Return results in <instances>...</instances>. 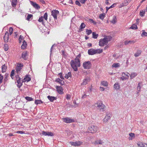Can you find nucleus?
<instances>
[{
    "mask_svg": "<svg viewBox=\"0 0 147 147\" xmlns=\"http://www.w3.org/2000/svg\"><path fill=\"white\" fill-rule=\"evenodd\" d=\"M80 59L77 58L75 59V61L73 60L71 61L70 62L71 66L75 71H77L78 70L77 66L78 67L80 66Z\"/></svg>",
    "mask_w": 147,
    "mask_h": 147,
    "instance_id": "f257e3e1",
    "label": "nucleus"
},
{
    "mask_svg": "<svg viewBox=\"0 0 147 147\" xmlns=\"http://www.w3.org/2000/svg\"><path fill=\"white\" fill-rule=\"evenodd\" d=\"M102 52V49H95L92 48L88 50V53L89 55H93L96 53L100 54Z\"/></svg>",
    "mask_w": 147,
    "mask_h": 147,
    "instance_id": "f03ea898",
    "label": "nucleus"
},
{
    "mask_svg": "<svg viewBox=\"0 0 147 147\" xmlns=\"http://www.w3.org/2000/svg\"><path fill=\"white\" fill-rule=\"evenodd\" d=\"M95 106L97 107L98 109H99L101 111H104V109L105 108L106 106L103 105L101 101H98L95 104Z\"/></svg>",
    "mask_w": 147,
    "mask_h": 147,
    "instance_id": "7ed1b4c3",
    "label": "nucleus"
},
{
    "mask_svg": "<svg viewBox=\"0 0 147 147\" xmlns=\"http://www.w3.org/2000/svg\"><path fill=\"white\" fill-rule=\"evenodd\" d=\"M98 129V127L96 126L91 125L89 127L88 130L91 133H96Z\"/></svg>",
    "mask_w": 147,
    "mask_h": 147,
    "instance_id": "20e7f679",
    "label": "nucleus"
},
{
    "mask_svg": "<svg viewBox=\"0 0 147 147\" xmlns=\"http://www.w3.org/2000/svg\"><path fill=\"white\" fill-rule=\"evenodd\" d=\"M92 66V65L90 61H85L83 63V66L85 69H90Z\"/></svg>",
    "mask_w": 147,
    "mask_h": 147,
    "instance_id": "39448f33",
    "label": "nucleus"
},
{
    "mask_svg": "<svg viewBox=\"0 0 147 147\" xmlns=\"http://www.w3.org/2000/svg\"><path fill=\"white\" fill-rule=\"evenodd\" d=\"M23 65L21 63H18L16 67V72L17 74L20 72V71L23 67Z\"/></svg>",
    "mask_w": 147,
    "mask_h": 147,
    "instance_id": "423d86ee",
    "label": "nucleus"
},
{
    "mask_svg": "<svg viewBox=\"0 0 147 147\" xmlns=\"http://www.w3.org/2000/svg\"><path fill=\"white\" fill-rule=\"evenodd\" d=\"M107 41L105 38L100 39L99 42V45L100 46H103L105 45H107Z\"/></svg>",
    "mask_w": 147,
    "mask_h": 147,
    "instance_id": "0eeeda50",
    "label": "nucleus"
},
{
    "mask_svg": "<svg viewBox=\"0 0 147 147\" xmlns=\"http://www.w3.org/2000/svg\"><path fill=\"white\" fill-rule=\"evenodd\" d=\"M51 15L53 17L55 20L57 19V15L59 14V11L57 10H53L52 11Z\"/></svg>",
    "mask_w": 147,
    "mask_h": 147,
    "instance_id": "6e6552de",
    "label": "nucleus"
},
{
    "mask_svg": "<svg viewBox=\"0 0 147 147\" xmlns=\"http://www.w3.org/2000/svg\"><path fill=\"white\" fill-rule=\"evenodd\" d=\"M111 115L110 113L107 112L106 113V116L105 118L103 120L104 122H106L109 120L111 118Z\"/></svg>",
    "mask_w": 147,
    "mask_h": 147,
    "instance_id": "1a4fd4ad",
    "label": "nucleus"
},
{
    "mask_svg": "<svg viewBox=\"0 0 147 147\" xmlns=\"http://www.w3.org/2000/svg\"><path fill=\"white\" fill-rule=\"evenodd\" d=\"M63 121L67 123L73 122L74 121V120L70 118L66 117L65 118H63Z\"/></svg>",
    "mask_w": 147,
    "mask_h": 147,
    "instance_id": "9d476101",
    "label": "nucleus"
},
{
    "mask_svg": "<svg viewBox=\"0 0 147 147\" xmlns=\"http://www.w3.org/2000/svg\"><path fill=\"white\" fill-rule=\"evenodd\" d=\"M56 89L57 90V91L58 93L59 94H61L63 93V89L61 86H56Z\"/></svg>",
    "mask_w": 147,
    "mask_h": 147,
    "instance_id": "9b49d317",
    "label": "nucleus"
},
{
    "mask_svg": "<svg viewBox=\"0 0 147 147\" xmlns=\"http://www.w3.org/2000/svg\"><path fill=\"white\" fill-rule=\"evenodd\" d=\"M90 81V78L88 76L86 77L85 79L83 80V82L81 84V85H86L88 82Z\"/></svg>",
    "mask_w": 147,
    "mask_h": 147,
    "instance_id": "f8f14e48",
    "label": "nucleus"
},
{
    "mask_svg": "<svg viewBox=\"0 0 147 147\" xmlns=\"http://www.w3.org/2000/svg\"><path fill=\"white\" fill-rule=\"evenodd\" d=\"M22 78H19L16 80V82L18 83L17 86L19 88H20L22 85L23 81H22Z\"/></svg>",
    "mask_w": 147,
    "mask_h": 147,
    "instance_id": "ddd939ff",
    "label": "nucleus"
},
{
    "mask_svg": "<svg viewBox=\"0 0 147 147\" xmlns=\"http://www.w3.org/2000/svg\"><path fill=\"white\" fill-rule=\"evenodd\" d=\"M82 142L80 141L76 142H71L70 143L71 145L75 146H80L82 144Z\"/></svg>",
    "mask_w": 147,
    "mask_h": 147,
    "instance_id": "4468645a",
    "label": "nucleus"
},
{
    "mask_svg": "<svg viewBox=\"0 0 147 147\" xmlns=\"http://www.w3.org/2000/svg\"><path fill=\"white\" fill-rule=\"evenodd\" d=\"M42 134L45 136H53L54 135L53 133L51 132H47L44 131H42Z\"/></svg>",
    "mask_w": 147,
    "mask_h": 147,
    "instance_id": "2eb2a0df",
    "label": "nucleus"
},
{
    "mask_svg": "<svg viewBox=\"0 0 147 147\" xmlns=\"http://www.w3.org/2000/svg\"><path fill=\"white\" fill-rule=\"evenodd\" d=\"M4 41L5 42H8L9 38V34L8 32H6L5 35L3 37Z\"/></svg>",
    "mask_w": 147,
    "mask_h": 147,
    "instance_id": "dca6fc26",
    "label": "nucleus"
},
{
    "mask_svg": "<svg viewBox=\"0 0 147 147\" xmlns=\"http://www.w3.org/2000/svg\"><path fill=\"white\" fill-rule=\"evenodd\" d=\"M9 77L8 74L7 73H5L4 77L3 83L4 84H5L7 83Z\"/></svg>",
    "mask_w": 147,
    "mask_h": 147,
    "instance_id": "f3484780",
    "label": "nucleus"
},
{
    "mask_svg": "<svg viewBox=\"0 0 147 147\" xmlns=\"http://www.w3.org/2000/svg\"><path fill=\"white\" fill-rule=\"evenodd\" d=\"M30 2L31 5L36 9H38L40 8V6L36 3L32 1H30Z\"/></svg>",
    "mask_w": 147,
    "mask_h": 147,
    "instance_id": "a211bd4d",
    "label": "nucleus"
},
{
    "mask_svg": "<svg viewBox=\"0 0 147 147\" xmlns=\"http://www.w3.org/2000/svg\"><path fill=\"white\" fill-rule=\"evenodd\" d=\"M47 98L51 102H53L54 100H56L57 99L56 97L51 96L50 95L47 96Z\"/></svg>",
    "mask_w": 147,
    "mask_h": 147,
    "instance_id": "6ab92c4d",
    "label": "nucleus"
},
{
    "mask_svg": "<svg viewBox=\"0 0 147 147\" xmlns=\"http://www.w3.org/2000/svg\"><path fill=\"white\" fill-rule=\"evenodd\" d=\"M7 66L5 64H4L1 66L2 72V73L5 72L6 71Z\"/></svg>",
    "mask_w": 147,
    "mask_h": 147,
    "instance_id": "aec40b11",
    "label": "nucleus"
},
{
    "mask_svg": "<svg viewBox=\"0 0 147 147\" xmlns=\"http://www.w3.org/2000/svg\"><path fill=\"white\" fill-rule=\"evenodd\" d=\"M28 52L27 51L24 52L22 53V57L25 60H26L27 58Z\"/></svg>",
    "mask_w": 147,
    "mask_h": 147,
    "instance_id": "412c9836",
    "label": "nucleus"
},
{
    "mask_svg": "<svg viewBox=\"0 0 147 147\" xmlns=\"http://www.w3.org/2000/svg\"><path fill=\"white\" fill-rule=\"evenodd\" d=\"M27 46V44L25 40H24L23 42V44L21 46L22 49H25Z\"/></svg>",
    "mask_w": 147,
    "mask_h": 147,
    "instance_id": "4be33fe9",
    "label": "nucleus"
},
{
    "mask_svg": "<svg viewBox=\"0 0 147 147\" xmlns=\"http://www.w3.org/2000/svg\"><path fill=\"white\" fill-rule=\"evenodd\" d=\"M142 51L140 50H138L137 52L134 54V56L135 57H138L141 54Z\"/></svg>",
    "mask_w": 147,
    "mask_h": 147,
    "instance_id": "5701e85b",
    "label": "nucleus"
},
{
    "mask_svg": "<svg viewBox=\"0 0 147 147\" xmlns=\"http://www.w3.org/2000/svg\"><path fill=\"white\" fill-rule=\"evenodd\" d=\"M120 86L118 83H116L114 85V88L115 89L118 90L120 88Z\"/></svg>",
    "mask_w": 147,
    "mask_h": 147,
    "instance_id": "b1692460",
    "label": "nucleus"
},
{
    "mask_svg": "<svg viewBox=\"0 0 147 147\" xmlns=\"http://www.w3.org/2000/svg\"><path fill=\"white\" fill-rule=\"evenodd\" d=\"M71 72H69L67 74H65L64 77L67 79H68L69 77H71Z\"/></svg>",
    "mask_w": 147,
    "mask_h": 147,
    "instance_id": "393cba45",
    "label": "nucleus"
},
{
    "mask_svg": "<svg viewBox=\"0 0 147 147\" xmlns=\"http://www.w3.org/2000/svg\"><path fill=\"white\" fill-rule=\"evenodd\" d=\"M43 103V102L41 101V100H36L35 101V103L36 105L40 104L42 103Z\"/></svg>",
    "mask_w": 147,
    "mask_h": 147,
    "instance_id": "a878e982",
    "label": "nucleus"
},
{
    "mask_svg": "<svg viewBox=\"0 0 147 147\" xmlns=\"http://www.w3.org/2000/svg\"><path fill=\"white\" fill-rule=\"evenodd\" d=\"M17 0H12L11 5L13 7H15L16 5Z\"/></svg>",
    "mask_w": 147,
    "mask_h": 147,
    "instance_id": "bb28decb",
    "label": "nucleus"
},
{
    "mask_svg": "<svg viewBox=\"0 0 147 147\" xmlns=\"http://www.w3.org/2000/svg\"><path fill=\"white\" fill-rule=\"evenodd\" d=\"M92 37L95 39H96L97 38V37L98 36V34H96L95 32H93L92 33Z\"/></svg>",
    "mask_w": 147,
    "mask_h": 147,
    "instance_id": "cd10ccee",
    "label": "nucleus"
},
{
    "mask_svg": "<svg viewBox=\"0 0 147 147\" xmlns=\"http://www.w3.org/2000/svg\"><path fill=\"white\" fill-rule=\"evenodd\" d=\"M104 38H106V41H107V43H108V42L110 41L111 40L112 37L111 36H107Z\"/></svg>",
    "mask_w": 147,
    "mask_h": 147,
    "instance_id": "c85d7f7f",
    "label": "nucleus"
},
{
    "mask_svg": "<svg viewBox=\"0 0 147 147\" xmlns=\"http://www.w3.org/2000/svg\"><path fill=\"white\" fill-rule=\"evenodd\" d=\"M55 81L59 83L61 85H62L64 84V82L63 81V84L62 83V80H60L59 78L57 79Z\"/></svg>",
    "mask_w": 147,
    "mask_h": 147,
    "instance_id": "c756f323",
    "label": "nucleus"
},
{
    "mask_svg": "<svg viewBox=\"0 0 147 147\" xmlns=\"http://www.w3.org/2000/svg\"><path fill=\"white\" fill-rule=\"evenodd\" d=\"M137 74L136 73L133 72L131 73L130 75L131 79H132L134 78L137 76Z\"/></svg>",
    "mask_w": 147,
    "mask_h": 147,
    "instance_id": "7c9ffc66",
    "label": "nucleus"
},
{
    "mask_svg": "<svg viewBox=\"0 0 147 147\" xmlns=\"http://www.w3.org/2000/svg\"><path fill=\"white\" fill-rule=\"evenodd\" d=\"M86 25L84 23H82L80 26V31H82L83 29L85 27Z\"/></svg>",
    "mask_w": 147,
    "mask_h": 147,
    "instance_id": "2f4dec72",
    "label": "nucleus"
},
{
    "mask_svg": "<svg viewBox=\"0 0 147 147\" xmlns=\"http://www.w3.org/2000/svg\"><path fill=\"white\" fill-rule=\"evenodd\" d=\"M120 65L119 63H114L112 65V67H115L117 68L118 67H119Z\"/></svg>",
    "mask_w": 147,
    "mask_h": 147,
    "instance_id": "473e14b6",
    "label": "nucleus"
},
{
    "mask_svg": "<svg viewBox=\"0 0 147 147\" xmlns=\"http://www.w3.org/2000/svg\"><path fill=\"white\" fill-rule=\"evenodd\" d=\"M15 74V70L13 69L12 70L10 73V76L11 78L13 79V76Z\"/></svg>",
    "mask_w": 147,
    "mask_h": 147,
    "instance_id": "72a5a7b5",
    "label": "nucleus"
},
{
    "mask_svg": "<svg viewBox=\"0 0 147 147\" xmlns=\"http://www.w3.org/2000/svg\"><path fill=\"white\" fill-rule=\"evenodd\" d=\"M129 136L130 137H131V138H130L129 137V140H132V138H134L135 137V134H134L132 133H131L129 134Z\"/></svg>",
    "mask_w": 147,
    "mask_h": 147,
    "instance_id": "f704fd0d",
    "label": "nucleus"
},
{
    "mask_svg": "<svg viewBox=\"0 0 147 147\" xmlns=\"http://www.w3.org/2000/svg\"><path fill=\"white\" fill-rule=\"evenodd\" d=\"M143 32L141 34V36L143 37H145L146 36L147 37V32L144 31V30L142 31Z\"/></svg>",
    "mask_w": 147,
    "mask_h": 147,
    "instance_id": "c9c22d12",
    "label": "nucleus"
},
{
    "mask_svg": "<svg viewBox=\"0 0 147 147\" xmlns=\"http://www.w3.org/2000/svg\"><path fill=\"white\" fill-rule=\"evenodd\" d=\"M32 17H33V16L31 14H29L28 15L26 19L27 20L29 21L30 20V19H32Z\"/></svg>",
    "mask_w": 147,
    "mask_h": 147,
    "instance_id": "e433bc0d",
    "label": "nucleus"
},
{
    "mask_svg": "<svg viewBox=\"0 0 147 147\" xmlns=\"http://www.w3.org/2000/svg\"><path fill=\"white\" fill-rule=\"evenodd\" d=\"M105 14L104 13L100 14L99 16V18L103 20L105 17Z\"/></svg>",
    "mask_w": 147,
    "mask_h": 147,
    "instance_id": "4c0bfd02",
    "label": "nucleus"
},
{
    "mask_svg": "<svg viewBox=\"0 0 147 147\" xmlns=\"http://www.w3.org/2000/svg\"><path fill=\"white\" fill-rule=\"evenodd\" d=\"M130 28L133 29H137V26L136 24H134L132 25Z\"/></svg>",
    "mask_w": 147,
    "mask_h": 147,
    "instance_id": "58836bf2",
    "label": "nucleus"
},
{
    "mask_svg": "<svg viewBox=\"0 0 147 147\" xmlns=\"http://www.w3.org/2000/svg\"><path fill=\"white\" fill-rule=\"evenodd\" d=\"M95 142V143L97 144H102L103 143L102 141L101 140H97Z\"/></svg>",
    "mask_w": 147,
    "mask_h": 147,
    "instance_id": "ea45409f",
    "label": "nucleus"
},
{
    "mask_svg": "<svg viewBox=\"0 0 147 147\" xmlns=\"http://www.w3.org/2000/svg\"><path fill=\"white\" fill-rule=\"evenodd\" d=\"M145 13V11H143V10H142L140 11V15L141 16L143 17L144 16Z\"/></svg>",
    "mask_w": 147,
    "mask_h": 147,
    "instance_id": "a19ab883",
    "label": "nucleus"
},
{
    "mask_svg": "<svg viewBox=\"0 0 147 147\" xmlns=\"http://www.w3.org/2000/svg\"><path fill=\"white\" fill-rule=\"evenodd\" d=\"M25 99L28 101H31L33 100V99L31 97L29 96H26L25 98Z\"/></svg>",
    "mask_w": 147,
    "mask_h": 147,
    "instance_id": "79ce46f5",
    "label": "nucleus"
},
{
    "mask_svg": "<svg viewBox=\"0 0 147 147\" xmlns=\"http://www.w3.org/2000/svg\"><path fill=\"white\" fill-rule=\"evenodd\" d=\"M86 32L87 33V34L88 35H89L92 33V31L91 30L86 29Z\"/></svg>",
    "mask_w": 147,
    "mask_h": 147,
    "instance_id": "37998d69",
    "label": "nucleus"
},
{
    "mask_svg": "<svg viewBox=\"0 0 147 147\" xmlns=\"http://www.w3.org/2000/svg\"><path fill=\"white\" fill-rule=\"evenodd\" d=\"M137 145L138 146L140 147H144V146H145L144 144H143L142 142L138 143L137 144Z\"/></svg>",
    "mask_w": 147,
    "mask_h": 147,
    "instance_id": "c03bdc74",
    "label": "nucleus"
},
{
    "mask_svg": "<svg viewBox=\"0 0 147 147\" xmlns=\"http://www.w3.org/2000/svg\"><path fill=\"white\" fill-rule=\"evenodd\" d=\"M116 18L115 16L113 17V19L111 21V22L113 24H115L116 22Z\"/></svg>",
    "mask_w": 147,
    "mask_h": 147,
    "instance_id": "a18cd8bd",
    "label": "nucleus"
},
{
    "mask_svg": "<svg viewBox=\"0 0 147 147\" xmlns=\"http://www.w3.org/2000/svg\"><path fill=\"white\" fill-rule=\"evenodd\" d=\"M102 85L104 86H107L108 85V83L107 82L103 81L101 82Z\"/></svg>",
    "mask_w": 147,
    "mask_h": 147,
    "instance_id": "49530a36",
    "label": "nucleus"
},
{
    "mask_svg": "<svg viewBox=\"0 0 147 147\" xmlns=\"http://www.w3.org/2000/svg\"><path fill=\"white\" fill-rule=\"evenodd\" d=\"M38 21L39 22H42V24H44V23H43V17L41 16V17H40L39 19H38Z\"/></svg>",
    "mask_w": 147,
    "mask_h": 147,
    "instance_id": "de8ad7c7",
    "label": "nucleus"
},
{
    "mask_svg": "<svg viewBox=\"0 0 147 147\" xmlns=\"http://www.w3.org/2000/svg\"><path fill=\"white\" fill-rule=\"evenodd\" d=\"M3 77L2 75L1 74H0V84L3 81Z\"/></svg>",
    "mask_w": 147,
    "mask_h": 147,
    "instance_id": "09e8293b",
    "label": "nucleus"
},
{
    "mask_svg": "<svg viewBox=\"0 0 147 147\" xmlns=\"http://www.w3.org/2000/svg\"><path fill=\"white\" fill-rule=\"evenodd\" d=\"M13 30V29L12 27H10L9 28V32L10 35H11L12 34Z\"/></svg>",
    "mask_w": 147,
    "mask_h": 147,
    "instance_id": "8fccbe9b",
    "label": "nucleus"
},
{
    "mask_svg": "<svg viewBox=\"0 0 147 147\" xmlns=\"http://www.w3.org/2000/svg\"><path fill=\"white\" fill-rule=\"evenodd\" d=\"M47 13H45L44 15L43 18L46 20H47Z\"/></svg>",
    "mask_w": 147,
    "mask_h": 147,
    "instance_id": "3c124183",
    "label": "nucleus"
},
{
    "mask_svg": "<svg viewBox=\"0 0 147 147\" xmlns=\"http://www.w3.org/2000/svg\"><path fill=\"white\" fill-rule=\"evenodd\" d=\"M4 49L5 51H7L8 49V45L7 44H5L4 47Z\"/></svg>",
    "mask_w": 147,
    "mask_h": 147,
    "instance_id": "603ef678",
    "label": "nucleus"
},
{
    "mask_svg": "<svg viewBox=\"0 0 147 147\" xmlns=\"http://www.w3.org/2000/svg\"><path fill=\"white\" fill-rule=\"evenodd\" d=\"M75 3L76 5H78L80 7L81 6V4L80 3L79 1L78 0H77L76 1Z\"/></svg>",
    "mask_w": 147,
    "mask_h": 147,
    "instance_id": "864d4df0",
    "label": "nucleus"
},
{
    "mask_svg": "<svg viewBox=\"0 0 147 147\" xmlns=\"http://www.w3.org/2000/svg\"><path fill=\"white\" fill-rule=\"evenodd\" d=\"M25 78H26L27 81L28 82L30 81L31 80V78L29 77L28 76H26Z\"/></svg>",
    "mask_w": 147,
    "mask_h": 147,
    "instance_id": "5fc2aeb1",
    "label": "nucleus"
},
{
    "mask_svg": "<svg viewBox=\"0 0 147 147\" xmlns=\"http://www.w3.org/2000/svg\"><path fill=\"white\" fill-rule=\"evenodd\" d=\"M58 75L60 76V77L61 79L62 80L64 79V78L62 76V73H59Z\"/></svg>",
    "mask_w": 147,
    "mask_h": 147,
    "instance_id": "6e6d98bb",
    "label": "nucleus"
},
{
    "mask_svg": "<svg viewBox=\"0 0 147 147\" xmlns=\"http://www.w3.org/2000/svg\"><path fill=\"white\" fill-rule=\"evenodd\" d=\"M135 41L134 40H129L128 41V42H129V44H134L135 43Z\"/></svg>",
    "mask_w": 147,
    "mask_h": 147,
    "instance_id": "4d7b16f0",
    "label": "nucleus"
},
{
    "mask_svg": "<svg viewBox=\"0 0 147 147\" xmlns=\"http://www.w3.org/2000/svg\"><path fill=\"white\" fill-rule=\"evenodd\" d=\"M137 91L139 92L140 90V83H139L138 84V86L137 87Z\"/></svg>",
    "mask_w": 147,
    "mask_h": 147,
    "instance_id": "13d9d810",
    "label": "nucleus"
},
{
    "mask_svg": "<svg viewBox=\"0 0 147 147\" xmlns=\"http://www.w3.org/2000/svg\"><path fill=\"white\" fill-rule=\"evenodd\" d=\"M71 96L69 94H67L66 95V98L67 99H69L71 98Z\"/></svg>",
    "mask_w": 147,
    "mask_h": 147,
    "instance_id": "bf43d9fd",
    "label": "nucleus"
},
{
    "mask_svg": "<svg viewBox=\"0 0 147 147\" xmlns=\"http://www.w3.org/2000/svg\"><path fill=\"white\" fill-rule=\"evenodd\" d=\"M89 20H90V21L91 22L93 23L94 24H96V22L95 21H94L93 20H92V19H90Z\"/></svg>",
    "mask_w": 147,
    "mask_h": 147,
    "instance_id": "052dcab7",
    "label": "nucleus"
},
{
    "mask_svg": "<svg viewBox=\"0 0 147 147\" xmlns=\"http://www.w3.org/2000/svg\"><path fill=\"white\" fill-rule=\"evenodd\" d=\"M79 1L80 3L83 4H84L85 3L87 0H79Z\"/></svg>",
    "mask_w": 147,
    "mask_h": 147,
    "instance_id": "680f3d73",
    "label": "nucleus"
},
{
    "mask_svg": "<svg viewBox=\"0 0 147 147\" xmlns=\"http://www.w3.org/2000/svg\"><path fill=\"white\" fill-rule=\"evenodd\" d=\"M16 133H18V134H23L24 133V132L23 131H17Z\"/></svg>",
    "mask_w": 147,
    "mask_h": 147,
    "instance_id": "e2e57ef3",
    "label": "nucleus"
},
{
    "mask_svg": "<svg viewBox=\"0 0 147 147\" xmlns=\"http://www.w3.org/2000/svg\"><path fill=\"white\" fill-rule=\"evenodd\" d=\"M15 77H16V79L15 80H18V79L19 78H20L19 77V75H18H18H16L15 76Z\"/></svg>",
    "mask_w": 147,
    "mask_h": 147,
    "instance_id": "0e129e2a",
    "label": "nucleus"
},
{
    "mask_svg": "<svg viewBox=\"0 0 147 147\" xmlns=\"http://www.w3.org/2000/svg\"><path fill=\"white\" fill-rule=\"evenodd\" d=\"M24 39V37L22 35H20V37L19 39V40H22Z\"/></svg>",
    "mask_w": 147,
    "mask_h": 147,
    "instance_id": "69168bd1",
    "label": "nucleus"
},
{
    "mask_svg": "<svg viewBox=\"0 0 147 147\" xmlns=\"http://www.w3.org/2000/svg\"><path fill=\"white\" fill-rule=\"evenodd\" d=\"M116 5V3H113L112 5H111L109 7L110 9L114 7Z\"/></svg>",
    "mask_w": 147,
    "mask_h": 147,
    "instance_id": "338daca9",
    "label": "nucleus"
},
{
    "mask_svg": "<svg viewBox=\"0 0 147 147\" xmlns=\"http://www.w3.org/2000/svg\"><path fill=\"white\" fill-rule=\"evenodd\" d=\"M61 53H62V54L64 56H66V55L65 54L64 51L62 50L61 51Z\"/></svg>",
    "mask_w": 147,
    "mask_h": 147,
    "instance_id": "774afa93",
    "label": "nucleus"
}]
</instances>
